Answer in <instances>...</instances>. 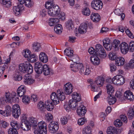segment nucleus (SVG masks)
Segmentation results:
<instances>
[{
    "label": "nucleus",
    "instance_id": "58836bf2",
    "mask_svg": "<svg viewBox=\"0 0 134 134\" xmlns=\"http://www.w3.org/2000/svg\"><path fill=\"white\" fill-rule=\"evenodd\" d=\"M92 130L90 126H86L82 129V134H91Z\"/></svg>",
    "mask_w": 134,
    "mask_h": 134
},
{
    "label": "nucleus",
    "instance_id": "473e14b6",
    "mask_svg": "<svg viewBox=\"0 0 134 134\" xmlns=\"http://www.w3.org/2000/svg\"><path fill=\"white\" fill-rule=\"evenodd\" d=\"M107 132L108 134H117V131L116 129L112 126L108 127Z\"/></svg>",
    "mask_w": 134,
    "mask_h": 134
},
{
    "label": "nucleus",
    "instance_id": "6e6552de",
    "mask_svg": "<svg viewBox=\"0 0 134 134\" xmlns=\"http://www.w3.org/2000/svg\"><path fill=\"white\" fill-rule=\"evenodd\" d=\"M21 114L20 107L18 104L14 105L12 107V115L16 118H18Z\"/></svg>",
    "mask_w": 134,
    "mask_h": 134
},
{
    "label": "nucleus",
    "instance_id": "680f3d73",
    "mask_svg": "<svg viewBox=\"0 0 134 134\" xmlns=\"http://www.w3.org/2000/svg\"><path fill=\"white\" fill-rule=\"evenodd\" d=\"M114 124L116 127H119L122 125V123L120 120L117 119L114 122Z\"/></svg>",
    "mask_w": 134,
    "mask_h": 134
},
{
    "label": "nucleus",
    "instance_id": "f704fd0d",
    "mask_svg": "<svg viewBox=\"0 0 134 134\" xmlns=\"http://www.w3.org/2000/svg\"><path fill=\"white\" fill-rule=\"evenodd\" d=\"M59 21V20L57 18H51L49 19V25L51 26H53Z\"/></svg>",
    "mask_w": 134,
    "mask_h": 134
},
{
    "label": "nucleus",
    "instance_id": "6e6d98bb",
    "mask_svg": "<svg viewBox=\"0 0 134 134\" xmlns=\"http://www.w3.org/2000/svg\"><path fill=\"white\" fill-rule=\"evenodd\" d=\"M5 110L8 116L11 115L12 111V109L11 107L9 105H7L5 108Z\"/></svg>",
    "mask_w": 134,
    "mask_h": 134
},
{
    "label": "nucleus",
    "instance_id": "2eb2a0df",
    "mask_svg": "<svg viewBox=\"0 0 134 134\" xmlns=\"http://www.w3.org/2000/svg\"><path fill=\"white\" fill-rule=\"evenodd\" d=\"M79 103L72 99L70 100L68 103V106L73 110L76 109L79 106Z\"/></svg>",
    "mask_w": 134,
    "mask_h": 134
},
{
    "label": "nucleus",
    "instance_id": "bf43d9fd",
    "mask_svg": "<svg viewBox=\"0 0 134 134\" xmlns=\"http://www.w3.org/2000/svg\"><path fill=\"white\" fill-rule=\"evenodd\" d=\"M68 117L66 116H62L60 119V121L62 124L63 125L66 124L68 122Z\"/></svg>",
    "mask_w": 134,
    "mask_h": 134
},
{
    "label": "nucleus",
    "instance_id": "603ef678",
    "mask_svg": "<svg viewBox=\"0 0 134 134\" xmlns=\"http://www.w3.org/2000/svg\"><path fill=\"white\" fill-rule=\"evenodd\" d=\"M82 14L86 16H89L90 14V11L89 8H85L83 9L82 10Z\"/></svg>",
    "mask_w": 134,
    "mask_h": 134
},
{
    "label": "nucleus",
    "instance_id": "a18cd8bd",
    "mask_svg": "<svg viewBox=\"0 0 134 134\" xmlns=\"http://www.w3.org/2000/svg\"><path fill=\"white\" fill-rule=\"evenodd\" d=\"M37 107L38 109L41 111H44L46 109V107H44V103L43 102L40 101L37 104Z\"/></svg>",
    "mask_w": 134,
    "mask_h": 134
},
{
    "label": "nucleus",
    "instance_id": "774afa93",
    "mask_svg": "<svg viewBox=\"0 0 134 134\" xmlns=\"http://www.w3.org/2000/svg\"><path fill=\"white\" fill-rule=\"evenodd\" d=\"M9 134H18V132L16 129H10L8 131Z\"/></svg>",
    "mask_w": 134,
    "mask_h": 134
},
{
    "label": "nucleus",
    "instance_id": "79ce46f5",
    "mask_svg": "<svg viewBox=\"0 0 134 134\" xmlns=\"http://www.w3.org/2000/svg\"><path fill=\"white\" fill-rule=\"evenodd\" d=\"M41 48L40 44L38 43H34L32 44V49L35 52H38Z\"/></svg>",
    "mask_w": 134,
    "mask_h": 134
},
{
    "label": "nucleus",
    "instance_id": "4468645a",
    "mask_svg": "<svg viewBox=\"0 0 134 134\" xmlns=\"http://www.w3.org/2000/svg\"><path fill=\"white\" fill-rule=\"evenodd\" d=\"M21 127L24 131H28L31 129V127L30 123L28 120H26L22 122L21 125Z\"/></svg>",
    "mask_w": 134,
    "mask_h": 134
},
{
    "label": "nucleus",
    "instance_id": "412c9836",
    "mask_svg": "<svg viewBox=\"0 0 134 134\" xmlns=\"http://www.w3.org/2000/svg\"><path fill=\"white\" fill-rule=\"evenodd\" d=\"M43 72L45 75H48L50 74H52V70L46 64H44L43 66Z\"/></svg>",
    "mask_w": 134,
    "mask_h": 134
},
{
    "label": "nucleus",
    "instance_id": "f8f14e48",
    "mask_svg": "<svg viewBox=\"0 0 134 134\" xmlns=\"http://www.w3.org/2000/svg\"><path fill=\"white\" fill-rule=\"evenodd\" d=\"M77 112L79 116H84L86 112L85 107L83 105H80L77 108Z\"/></svg>",
    "mask_w": 134,
    "mask_h": 134
},
{
    "label": "nucleus",
    "instance_id": "c85d7f7f",
    "mask_svg": "<svg viewBox=\"0 0 134 134\" xmlns=\"http://www.w3.org/2000/svg\"><path fill=\"white\" fill-rule=\"evenodd\" d=\"M45 106L46 109L48 111H51L54 108L53 105L51 102H50L49 100H47L45 102Z\"/></svg>",
    "mask_w": 134,
    "mask_h": 134
},
{
    "label": "nucleus",
    "instance_id": "1a4fd4ad",
    "mask_svg": "<svg viewBox=\"0 0 134 134\" xmlns=\"http://www.w3.org/2000/svg\"><path fill=\"white\" fill-rule=\"evenodd\" d=\"M55 4L52 1L51 2L47 3L45 5V7L48 9V14L51 16H53L54 14H53V9H54V6Z\"/></svg>",
    "mask_w": 134,
    "mask_h": 134
},
{
    "label": "nucleus",
    "instance_id": "9d476101",
    "mask_svg": "<svg viewBox=\"0 0 134 134\" xmlns=\"http://www.w3.org/2000/svg\"><path fill=\"white\" fill-rule=\"evenodd\" d=\"M34 67L35 71L37 74H40L43 72V66L41 62H36L34 64Z\"/></svg>",
    "mask_w": 134,
    "mask_h": 134
},
{
    "label": "nucleus",
    "instance_id": "20e7f679",
    "mask_svg": "<svg viewBox=\"0 0 134 134\" xmlns=\"http://www.w3.org/2000/svg\"><path fill=\"white\" fill-rule=\"evenodd\" d=\"M96 55L99 57L104 58L106 56L105 51L102 46L100 44H97L95 47Z\"/></svg>",
    "mask_w": 134,
    "mask_h": 134
},
{
    "label": "nucleus",
    "instance_id": "7ed1b4c3",
    "mask_svg": "<svg viewBox=\"0 0 134 134\" xmlns=\"http://www.w3.org/2000/svg\"><path fill=\"white\" fill-rule=\"evenodd\" d=\"M46 126V123L44 121L39 122L36 128L37 129V130H35L34 133L35 134H47Z\"/></svg>",
    "mask_w": 134,
    "mask_h": 134
},
{
    "label": "nucleus",
    "instance_id": "a211bd4d",
    "mask_svg": "<svg viewBox=\"0 0 134 134\" xmlns=\"http://www.w3.org/2000/svg\"><path fill=\"white\" fill-rule=\"evenodd\" d=\"M98 56L96 55H92L91 57V61L94 65H98L100 63V60Z\"/></svg>",
    "mask_w": 134,
    "mask_h": 134
},
{
    "label": "nucleus",
    "instance_id": "c756f323",
    "mask_svg": "<svg viewBox=\"0 0 134 134\" xmlns=\"http://www.w3.org/2000/svg\"><path fill=\"white\" fill-rule=\"evenodd\" d=\"M65 26L69 30H73L74 29L73 22L71 20H68L66 23Z\"/></svg>",
    "mask_w": 134,
    "mask_h": 134
},
{
    "label": "nucleus",
    "instance_id": "bb28decb",
    "mask_svg": "<svg viewBox=\"0 0 134 134\" xmlns=\"http://www.w3.org/2000/svg\"><path fill=\"white\" fill-rule=\"evenodd\" d=\"M80 63H74V64H71L70 68L71 70L74 72L78 71Z\"/></svg>",
    "mask_w": 134,
    "mask_h": 134
},
{
    "label": "nucleus",
    "instance_id": "b1692460",
    "mask_svg": "<svg viewBox=\"0 0 134 134\" xmlns=\"http://www.w3.org/2000/svg\"><path fill=\"white\" fill-rule=\"evenodd\" d=\"M91 19L93 22L97 23L100 21V17L98 13H93L91 15Z\"/></svg>",
    "mask_w": 134,
    "mask_h": 134
},
{
    "label": "nucleus",
    "instance_id": "ea45409f",
    "mask_svg": "<svg viewBox=\"0 0 134 134\" xmlns=\"http://www.w3.org/2000/svg\"><path fill=\"white\" fill-rule=\"evenodd\" d=\"M107 99L109 104L110 105H111L114 104L116 102L117 99L115 97H112L111 95Z\"/></svg>",
    "mask_w": 134,
    "mask_h": 134
},
{
    "label": "nucleus",
    "instance_id": "f03ea898",
    "mask_svg": "<svg viewBox=\"0 0 134 134\" xmlns=\"http://www.w3.org/2000/svg\"><path fill=\"white\" fill-rule=\"evenodd\" d=\"M5 96V97L2 98L3 101L11 103L12 101L15 103H17L19 101V98L15 93L10 94L9 92H6Z\"/></svg>",
    "mask_w": 134,
    "mask_h": 134
},
{
    "label": "nucleus",
    "instance_id": "de8ad7c7",
    "mask_svg": "<svg viewBox=\"0 0 134 134\" xmlns=\"http://www.w3.org/2000/svg\"><path fill=\"white\" fill-rule=\"evenodd\" d=\"M2 3L4 6L7 8L9 7L11 5V2L10 0H3Z\"/></svg>",
    "mask_w": 134,
    "mask_h": 134
},
{
    "label": "nucleus",
    "instance_id": "052dcab7",
    "mask_svg": "<svg viewBox=\"0 0 134 134\" xmlns=\"http://www.w3.org/2000/svg\"><path fill=\"white\" fill-rule=\"evenodd\" d=\"M127 114L129 117L131 118V119L133 116L134 115V106L132 109H130L128 111Z\"/></svg>",
    "mask_w": 134,
    "mask_h": 134
},
{
    "label": "nucleus",
    "instance_id": "c9c22d12",
    "mask_svg": "<svg viewBox=\"0 0 134 134\" xmlns=\"http://www.w3.org/2000/svg\"><path fill=\"white\" fill-rule=\"evenodd\" d=\"M65 54L66 55L69 57V58L70 59V58L73 55V51L71 50L70 48H69L68 49H66L64 51Z\"/></svg>",
    "mask_w": 134,
    "mask_h": 134
},
{
    "label": "nucleus",
    "instance_id": "0eeeda50",
    "mask_svg": "<svg viewBox=\"0 0 134 134\" xmlns=\"http://www.w3.org/2000/svg\"><path fill=\"white\" fill-rule=\"evenodd\" d=\"M91 6L93 8L98 10L102 8L103 3L100 0H93L92 2Z\"/></svg>",
    "mask_w": 134,
    "mask_h": 134
},
{
    "label": "nucleus",
    "instance_id": "2f4dec72",
    "mask_svg": "<svg viewBox=\"0 0 134 134\" xmlns=\"http://www.w3.org/2000/svg\"><path fill=\"white\" fill-rule=\"evenodd\" d=\"M27 66L26 67L25 73L28 74H31L33 71V68L32 65L28 62H26Z\"/></svg>",
    "mask_w": 134,
    "mask_h": 134
},
{
    "label": "nucleus",
    "instance_id": "5701e85b",
    "mask_svg": "<svg viewBox=\"0 0 134 134\" xmlns=\"http://www.w3.org/2000/svg\"><path fill=\"white\" fill-rule=\"evenodd\" d=\"M26 87L23 85H21L18 89L17 92L19 96L21 97L23 96L26 93Z\"/></svg>",
    "mask_w": 134,
    "mask_h": 134
},
{
    "label": "nucleus",
    "instance_id": "4c0bfd02",
    "mask_svg": "<svg viewBox=\"0 0 134 134\" xmlns=\"http://www.w3.org/2000/svg\"><path fill=\"white\" fill-rule=\"evenodd\" d=\"M106 87L108 93L110 95H111L112 93L114 92V88L110 84H107Z\"/></svg>",
    "mask_w": 134,
    "mask_h": 134
},
{
    "label": "nucleus",
    "instance_id": "7c9ffc66",
    "mask_svg": "<svg viewBox=\"0 0 134 134\" xmlns=\"http://www.w3.org/2000/svg\"><path fill=\"white\" fill-rule=\"evenodd\" d=\"M58 99L60 101L63 100L65 98V93L60 90H57V92Z\"/></svg>",
    "mask_w": 134,
    "mask_h": 134
},
{
    "label": "nucleus",
    "instance_id": "4be33fe9",
    "mask_svg": "<svg viewBox=\"0 0 134 134\" xmlns=\"http://www.w3.org/2000/svg\"><path fill=\"white\" fill-rule=\"evenodd\" d=\"M51 98L54 104L56 105L59 103L57 93L53 92L52 93L51 95Z\"/></svg>",
    "mask_w": 134,
    "mask_h": 134
},
{
    "label": "nucleus",
    "instance_id": "cd10ccee",
    "mask_svg": "<svg viewBox=\"0 0 134 134\" xmlns=\"http://www.w3.org/2000/svg\"><path fill=\"white\" fill-rule=\"evenodd\" d=\"M72 99L79 103L81 100V97L80 95L74 92L72 95Z\"/></svg>",
    "mask_w": 134,
    "mask_h": 134
},
{
    "label": "nucleus",
    "instance_id": "e2e57ef3",
    "mask_svg": "<svg viewBox=\"0 0 134 134\" xmlns=\"http://www.w3.org/2000/svg\"><path fill=\"white\" fill-rule=\"evenodd\" d=\"M30 52L28 50H25L23 51V55L25 58H28L30 55Z\"/></svg>",
    "mask_w": 134,
    "mask_h": 134
},
{
    "label": "nucleus",
    "instance_id": "f3484780",
    "mask_svg": "<svg viewBox=\"0 0 134 134\" xmlns=\"http://www.w3.org/2000/svg\"><path fill=\"white\" fill-rule=\"evenodd\" d=\"M124 96L125 98L127 99L130 101H133L134 100V96L132 92L130 91H126L124 93Z\"/></svg>",
    "mask_w": 134,
    "mask_h": 134
},
{
    "label": "nucleus",
    "instance_id": "864d4df0",
    "mask_svg": "<svg viewBox=\"0 0 134 134\" xmlns=\"http://www.w3.org/2000/svg\"><path fill=\"white\" fill-rule=\"evenodd\" d=\"M13 78L15 80L18 81H20L22 79V77L18 72L14 74Z\"/></svg>",
    "mask_w": 134,
    "mask_h": 134
},
{
    "label": "nucleus",
    "instance_id": "13d9d810",
    "mask_svg": "<svg viewBox=\"0 0 134 134\" xmlns=\"http://www.w3.org/2000/svg\"><path fill=\"white\" fill-rule=\"evenodd\" d=\"M79 73L81 74H84L85 72L86 68L84 66L82 63H80V66H79Z\"/></svg>",
    "mask_w": 134,
    "mask_h": 134
},
{
    "label": "nucleus",
    "instance_id": "e433bc0d",
    "mask_svg": "<svg viewBox=\"0 0 134 134\" xmlns=\"http://www.w3.org/2000/svg\"><path fill=\"white\" fill-rule=\"evenodd\" d=\"M104 79L102 77L98 76L96 78L95 82L97 85L102 86L104 83Z\"/></svg>",
    "mask_w": 134,
    "mask_h": 134
},
{
    "label": "nucleus",
    "instance_id": "0e129e2a",
    "mask_svg": "<svg viewBox=\"0 0 134 134\" xmlns=\"http://www.w3.org/2000/svg\"><path fill=\"white\" fill-rule=\"evenodd\" d=\"M129 48L130 52H133L134 51V41H131L130 42L129 44Z\"/></svg>",
    "mask_w": 134,
    "mask_h": 134
},
{
    "label": "nucleus",
    "instance_id": "09e8293b",
    "mask_svg": "<svg viewBox=\"0 0 134 134\" xmlns=\"http://www.w3.org/2000/svg\"><path fill=\"white\" fill-rule=\"evenodd\" d=\"M22 100V102L25 104L29 103L30 101V97L26 95L23 96Z\"/></svg>",
    "mask_w": 134,
    "mask_h": 134
},
{
    "label": "nucleus",
    "instance_id": "ddd939ff",
    "mask_svg": "<svg viewBox=\"0 0 134 134\" xmlns=\"http://www.w3.org/2000/svg\"><path fill=\"white\" fill-rule=\"evenodd\" d=\"M120 47L121 53L125 54L129 51V48L128 44L125 42H123L120 45Z\"/></svg>",
    "mask_w": 134,
    "mask_h": 134
},
{
    "label": "nucleus",
    "instance_id": "39448f33",
    "mask_svg": "<svg viewBox=\"0 0 134 134\" xmlns=\"http://www.w3.org/2000/svg\"><path fill=\"white\" fill-rule=\"evenodd\" d=\"M113 83L121 85L124 83L125 79L124 77L120 75H116L113 78Z\"/></svg>",
    "mask_w": 134,
    "mask_h": 134
},
{
    "label": "nucleus",
    "instance_id": "6ab92c4d",
    "mask_svg": "<svg viewBox=\"0 0 134 134\" xmlns=\"http://www.w3.org/2000/svg\"><path fill=\"white\" fill-rule=\"evenodd\" d=\"M29 122L30 123L31 127V126L33 128L36 129L37 127V119L34 117H30L29 118Z\"/></svg>",
    "mask_w": 134,
    "mask_h": 134
},
{
    "label": "nucleus",
    "instance_id": "8fccbe9b",
    "mask_svg": "<svg viewBox=\"0 0 134 134\" xmlns=\"http://www.w3.org/2000/svg\"><path fill=\"white\" fill-rule=\"evenodd\" d=\"M108 56L109 59L111 60H115L117 57L115 53L111 52H110L109 53Z\"/></svg>",
    "mask_w": 134,
    "mask_h": 134
},
{
    "label": "nucleus",
    "instance_id": "393cba45",
    "mask_svg": "<svg viewBox=\"0 0 134 134\" xmlns=\"http://www.w3.org/2000/svg\"><path fill=\"white\" fill-rule=\"evenodd\" d=\"M125 60L124 58L122 57H117L115 60V64L118 66L123 65L124 64Z\"/></svg>",
    "mask_w": 134,
    "mask_h": 134
},
{
    "label": "nucleus",
    "instance_id": "72a5a7b5",
    "mask_svg": "<svg viewBox=\"0 0 134 134\" xmlns=\"http://www.w3.org/2000/svg\"><path fill=\"white\" fill-rule=\"evenodd\" d=\"M26 65V62L20 64L19 65V70L24 73H25L26 68L27 66Z\"/></svg>",
    "mask_w": 134,
    "mask_h": 134
},
{
    "label": "nucleus",
    "instance_id": "dca6fc26",
    "mask_svg": "<svg viewBox=\"0 0 134 134\" xmlns=\"http://www.w3.org/2000/svg\"><path fill=\"white\" fill-rule=\"evenodd\" d=\"M24 83L25 85H30L34 82V80L28 75H25L24 77Z\"/></svg>",
    "mask_w": 134,
    "mask_h": 134
},
{
    "label": "nucleus",
    "instance_id": "423d86ee",
    "mask_svg": "<svg viewBox=\"0 0 134 134\" xmlns=\"http://www.w3.org/2000/svg\"><path fill=\"white\" fill-rule=\"evenodd\" d=\"M49 131L51 133H55L59 129V125L57 122L52 121L48 125Z\"/></svg>",
    "mask_w": 134,
    "mask_h": 134
},
{
    "label": "nucleus",
    "instance_id": "9b49d317",
    "mask_svg": "<svg viewBox=\"0 0 134 134\" xmlns=\"http://www.w3.org/2000/svg\"><path fill=\"white\" fill-rule=\"evenodd\" d=\"M73 86L72 84L70 82H68L66 84L64 87V93L67 94H69L72 92Z\"/></svg>",
    "mask_w": 134,
    "mask_h": 134
},
{
    "label": "nucleus",
    "instance_id": "aec40b11",
    "mask_svg": "<svg viewBox=\"0 0 134 134\" xmlns=\"http://www.w3.org/2000/svg\"><path fill=\"white\" fill-rule=\"evenodd\" d=\"M87 25L86 24L83 23L81 24L78 29L79 33L81 34L85 33L87 32Z\"/></svg>",
    "mask_w": 134,
    "mask_h": 134
},
{
    "label": "nucleus",
    "instance_id": "69168bd1",
    "mask_svg": "<svg viewBox=\"0 0 134 134\" xmlns=\"http://www.w3.org/2000/svg\"><path fill=\"white\" fill-rule=\"evenodd\" d=\"M57 17L62 20H64L65 18V13L63 12L60 13V11Z\"/></svg>",
    "mask_w": 134,
    "mask_h": 134
},
{
    "label": "nucleus",
    "instance_id": "4d7b16f0",
    "mask_svg": "<svg viewBox=\"0 0 134 134\" xmlns=\"http://www.w3.org/2000/svg\"><path fill=\"white\" fill-rule=\"evenodd\" d=\"M86 121V119L84 117H82L79 119L78 121V124L79 125H82Z\"/></svg>",
    "mask_w": 134,
    "mask_h": 134
},
{
    "label": "nucleus",
    "instance_id": "3c124183",
    "mask_svg": "<svg viewBox=\"0 0 134 134\" xmlns=\"http://www.w3.org/2000/svg\"><path fill=\"white\" fill-rule=\"evenodd\" d=\"M10 125L12 127V129H18L19 126L18 125L17 122L15 121H12L11 122Z\"/></svg>",
    "mask_w": 134,
    "mask_h": 134
},
{
    "label": "nucleus",
    "instance_id": "f257e3e1",
    "mask_svg": "<svg viewBox=\"0 0 134 134\" xmlns=\"http://www.w3.org/2000/svg\"><path fill=\"white\" fill-rule=\"evenodd\" d=\"M18 0L20 4L13 8V13L16 15H17L19 14L20 11L24 9L23 4H24L26 7L29 8L31 7L33 5V3L31 0Z\"/></svg>",
    "mask_w": 134,
    "mask_h": 134
},
{
    "label": "nucleus",
    "instance_id": "37998d69",
    "mask_svg": "<svg viewBox=\"0 0 134 134\" xmlns=\"http://www.w3.org/2000/svg\"><path fill=\"white\" fill-rule=\"evenodd\" d=\"M114 12L116 15L120 16L122 20H124L125 15L124 13L121 12L119 9H117L115 10L114 11Z\"/></svg>",
    "mask_w": 134,
    "mask_h": 134
},
{
    "label": "nucleus",
    "instance_id": "a19ab883",
    "mask_svg": "<svg viewBox=\"0 0 134 134\" xmlns=\"http://www.w3.org/2000/svg\"><path fill=\"white\" fill-rule=\"evenodd\" d=\"M37 57L34 54L30 55L27 59V60L30 62H34L37 61Z\"/></svg>",
    "mask_w": 134,
    "mask_h": 134
},
{
    "label": "nucleus",
    "instance_id": "a878e982",
    "mask_svg": "<svg viewBox=\"0 0 134 134\" xmlns=\"http://www.w3.org/2000/svg\"><path fill=\"white\" fill-rule=\"evenodd\" d=\"M39 58L40 60L43 63H46L48 61L47 57L45 53H41L39 55Z\"/></svg>",
    "mask_w": 134,
    "mask_h": 134
},
{
    "label": "nucleus",
    "instance_id": "5fc2aeb1",
    "mask_svg": "<svg viewBox=\"0 0 134 134\" xmlns=\"http://www.w3.org/2000/svg\"><path fill=\"white\" fill-rule=\"evenodd\" d=\"M120 43V42L119 40H113L112 43V45L113 47H114L115 48H118V46Z\"/></svg>",
    "mask_w": 134,
    "mask_h": 134
},
{
    "label": "nucleus",
    "instance_id": "49530a36",
    "mask_svg": "<svg viewBox=\"0 0 134 134\" xmlns=\"http://www.w3.org/2000/svg\"><path fill=\"white\" fill-rule=\"evenodd\" d=\"M54 9H53V14H55L53 15V16H57L60 11V9L58 5L54 6Z\"/></svg>",
    "mask_w": 134,
    "mask_h": 134
},
{
    "label": "nucleus",
    "instance_id": "c03bdc74",
    "mask_svg": "<svg viewBox=\"0 0 134 134\" xmlns=\"http://www.w3.org/2000/svg\"><path fill=\"white\" fill-rule=\"evenodd\" d=\"M70 60L73 62L74 63H80V59L77 55H73L71 58H70Z\"/></svg>",
    "mask_w": 134,
    "mask_h": 134
},
{
    "label": "nucleus",
    "instance_id": "338daca9",
    "mask_svg": "<svg viewBox=\"0 0 134 134\" xmlns=\"http://www.w3.org/2000/svg\"><path fill=\"white\" fill-rule=\"evenodd\" d=\"M90 83L91 84V87L92 90L94 92L98 91V89L94 85L95 84H94L93 82L91 81Z\"/></svg>",
    "mask_w": 134,
    "mask_h": 134
}]
</instances>
